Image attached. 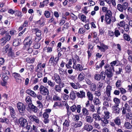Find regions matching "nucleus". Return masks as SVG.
Masks as SVG:
<instances>
[{"label": "nucleus", "instance_id": "f257e3e1", "mask_svg": "<svg viewBox=\"0 0 132 132\" xmlns=\"http://www.w3.org/2000/svg\"><path fill=\"white\" fill-rule=\"evenodd\" d=\"M17 107L20 115L23 116L26 112L24 104L21 102H18L17 103Z\"/></svg>", "mask_w": 132, "mask_h": 132}, {"label": "nucleus", "instance_id": "f03ea898", "mask_svg": "<svg viewBox=\"0 0 132 132\" xmlns=\"http://www.w3.org/2000/svg\"><path fill=\"white\" fill-rule=\"evenodd\" d=\"M128 6V3L125 2L123 3L122 5L118 4L117 6V9L119 11L123 12V10L126 11Z\"/></svg>", "mask_w": 132, "mask_h": 132}, {"label": "nucleus", "instance_id": "7ed1b4c3", "mask_svg": "<svg viewBox=\"0 0 132 132\" xmlns=\"http://www.w3.org/2000/svg\"><path fill=\"white\" fill-rule=\"evenodd\" d=\"M39 92L40 94L43 95H48L49 94L48 89L44 86L42 85L39 87Z\"/></svg>", "mask_w": 132, "mask_h": 132}, {"label": "nucleus", "instance_id": "20e7f679", "mask_svg": "<svg viewBox=\"0 0 132 132\" xmlns=\"http://www.w3.org/2000/svg\"><path fill=\"white\" fill-rule=\"evenodd\" d=\"M104 68L106 70L105 72L107 77L109 78H111L113 75V69H111V68L108 66H105Z\"/></svg>", "mask_w": 132, "mask_h": 132}, {"label": "nucleus", "instance_id": "39448f33", "mask_svg": "<svg viewBox=\"0 0 132 132\" xmlns=\"http://www.w3.org/2000/svg\"><path fill=\"white\" fill-rule=\"evenodd\" d=\"M11 36L8 34H6L5 36L0 39V44L2 45H4L6 42L10 40Z\"/></svg>", "mask_w": 132, "mask_h": 132}, {"label": "nucleus", "instance_id": "423d86ee", "mask_svg": "<svg viewBox=\"0 0 132 132\" xmlns=\"http://www.w3.org/2000/svg\"><path fill=\"white\" fill-rule=\"evenodd\" d=\"M28 118L31 121L34 122L37 124L40 123V121L38 117L35 115H31L28 116Z\"/></svg>", "mask_w": 132, "mask_h": 132}, {"label": "nucleus", "instance_id": "0eeeda50", "mask_svg": "<svg viewBox=\"0 0 132 132\" xmlns=\"http://www.w3.org/2000/svg\"><path fill=\"white\" fill-rule=\"evenodd\" d=\"M58 84V85H56L55 86L54 89L56 92L60 93L61 92L62 88L64 87L65 85L63 82Z\"/></svg>", "mask_w": 132, "mask_h": 132}, {"label": "nucleus", "instance_id": "6e6552de", "mask_svg": "<svg viewBox=\"0 0 132 132\" xmlns=\"http://www.w3.org/2000/svg\"><path fill=\"white\" fill-rule=\"evenodd\" d=\"M58 61V58L55 60H54V56H52L48 62V64L50 66L53 65L54 67L57 64Z\"/></svg>", "mask_w": 132, "mask_h": 132}, {"label": "nucleus", "instance_id": "1a4fd4ad", "mask_svg": "<svg viewBox=\"0 0 132 132\" xmlns=\"http://www.w3.org/2000/svg\"><path fill=\"white\" fill-rule=\"evenodd\" d=\"M24 41L25 42V43L24 44V46H30L32 43V37L31 36L27 37Z\"/></svg>", "mask_w": 132, "mask_h": 132}, {"label": "nucleus", "instance_id": "9d476101", "mask_svg": "<svg viewBox=\"0 0 132 132\" xmlns=\"http://www.w3.org/2000/svg\"><path fill=\"white\" fill-rule=\"evenodd\" d=\"M45 67V63H43L42 64L41 63H38L36 68V71L37 72H42L43 70V68H44Z\"/></svg>", "mask_w": 132, "mask_h": 132}, {"label": "nucleus", "instance_id": "9b49d317", "mask_svg": "<svg viewBox=\"0 0 132 132\" xmlns=\"http://www.w3.org/2000/svg\"><path fill=\"white\" fill-rule=\"evenodd\" d=\"M19 122L21 126L23 128L28 123L27 120L22 117H20L19 119Z\"/></svg>", "mask_w": 132, "mask_h": 132}, {"label": "nucleus", "instance_id": "f8f14e48", "mask_svg": "<svg viewBox=\"0 0 132 132\" xmlns=\"http://www.w3.org/2000/svg\"><path fill=\"white\" fill-rule=\"evenodd\" d=\"M54 77L55 82L58 84L61 83V79L60 76L57 73H55L54 75Z\"/></svg>", "mask_w": 132, "mask_h": 132}, {"label": "nucleus", "instance_id": "ddd939ff", "mask_svg": "<svg viewBox=\"0 0 132 132\" xmlns=\"http://www.w3.org/2000/svg\"><path fill=\"white\" fill-rule=\"evenodd\" d=\"M10 110V114L11 117L13 119H15V116L16 114L14 109L12 106H10L9 107Z\"/></svg>", "mask_w": 132, "mask_h": 132}, {"label": "nucleus", "instance_id": "4468645a", "mask_svg": "<svg viewBox=\"0 0 132 132\" xmlns=\"http://www.w3.org/2000/svg\"><path fill=\"white\" fill-rule=\"evenodd\" d=\"M29 108L34 113H36L38 111L37 107L34 105L32 104L30 105H28Z\"/></svg>", "mask_w": 132, "mask_h": 132}, {"label": "nucleus", "instance_id": "2eb2a0df", "mask_svg": "<svg viewBox=\"0 0 132 132\" xmlns=\"http://www.w3.org/2000/svg\"><path fill=\"white\" fill-rule=\"evenodd\" d=\"M73 68L80 71H81L83 70V67L81 65L77 64L76 65L75 62H73Z\"/></svg>", "mask_w": 132, "mask_h": 132}, {"label": "nucleus", "instance_id": "dca6fc26", "mask_svg": "<svg viewBox=\"0 0 132 132\" xmlns=\"http://www.w3.org/2000/svg\"><path fill=\"white\" fill-rule=\"evenodd\" d=\"M118 106H112L113 112L116 114H119L120 111V109L118 107Z\"/></svg>", "mask_w": 132, "mask_h": 132}, {"label": "nucleus", "instance_id": "f3484780", "mask_svg": "<svg viewBox=\"0 0 132 132\" xmlns=\"http://www.w3.org/2000/svg\"><path fill=\"white\" fill-rule=\"evenodd\" d=\"M26 92L34 98H35V96H36V94L34 91L30 89H28L26 91Z\"/></svg>", "mask_w": 132, "mask_h": 132}, {"label": "nucleus", "instance_id": "a211bd4d", "mask_svg": "<svg viewBox=\"0 0 132 132\" xmlns=\"http://www.w3.org/2000/svg\"><path fill=\"white\" fill-rule=\"evenodd\" d=\"M12 76L15 79L16 81L20 79L21 78V76L20 75L16 72H15L13 73Z\"/></svg>", "mask_w": 132, "mask_h": 132}, {"label": "nucleus", "instance_id": "6ab92c4d", "mask_svg": "<svg viewBox=\"0 0 132 132\" xmlns=\"http://www.w3.org/2000/svg\"><path fill=\"white\" fill-rule=\"evenodd\" d=\"M112 90V87L110 85H108L106 87V94L108 97H111V92Z\"/></svg>", "mask_w": 132, "mask_h": 132}, {"label": "nucleus", "instance_id": "aec40b11", "mask_svg": "<svg viewBox=\"0 0 132 132\" xmlns=\"http://www.w3.org/2000/svg\"><path fill=\"white\" fill-rule=\"evenodd\" d=\"M76 95L78 97L82 98L85 97V93L83 90H80V93H76Z\"/></svg>", "mask_w": 132, "mask_h": 132}, {"label": "nucleus", "instance_id": "412c9836", "mask_svg": "<svg viewBox=\"0 0 132 132\" xmlns=\"http://www.w3.org/2000/svg\"><path fill=\"white\" fill-rule=\"evenodd\" d=\"M58 70L60 76L61 77L64 76L65 75H66V74H67L66 71H64L62 68H60L58 69Z\"/></svg>", "mask_w": 132, "mask_h": 132}, {"label": "nucleus", "instance_id": "4be33fe9", "mask_svg": "<svg viewBox=\"0 0 132 132\" xmlns=\"http://www.w3.org/2000/svg\"><path fill=\"white\" fill-rule=\"evenodd\" d=\"M85 78V74L81 72L78 76V80L79 82H80L84 79Z\"/></svg>", "mask_w": 132, "mask_h": 132}, {"label": "nucleus", "instance_id": "5701e85b", "mask_svg": "<svg viewBox=\"0 0 132 132\" xmlns=\"http://www.w3.org/2000/svg\"><path fill=\"white\" fill-rule=\"evenodd\" d=\"M117 61H114L110 63V65L108 64H105V66H109L111 68V69H113V71H114V66L117 63Z\"/></svg>", "mask_w": 132, "mask_h": 132}, {"label": "nucleus", "instance_id": "b1692460", "mask_svg": "<svg viewBox=\"0 0 132 132\" xmlns=\"http://www.w3.org/2000/svg\"><path fill=\"white\" fill-rule=\"evenodd\" d=\"M33 31L35 32L36 36H41L42 35L41 31L38 28L33 29Z\"/></svg>", "mask_w": 132, "mask_h": 132}, {"label": "nucleus", "instance_id": "393cba45", "mask_svg": "<svg viewBox=\"0 0 132 132\" xmlns=\"http://www.w3.org/2000/svg\"><path fill=\"white\" fill-rule=\"evenodd\" d=\"M76 91H72L70 94V98L72 100H74L76 98Z\"/></svg>", "mask_w": 132, "mask_h": 132}, {"label": "nucleus", "instance_id": "a878e982", "mask_svg": "<svg viewBox=\"0 0 132 132\" xmlns=\"http://www.w3.org/2000/svg\"><path fill=\"white\" fill-rule=\"evenodd\" d=\"M84 128L85 130L87 131H90L93 129V127L90 125L87 124L84 126Z\"/></svg>", "mask_w": 132, "mask_h": 132}, {"label": "nucleus", "instance_id": "bb28decb", "mask_svg": "<svg viewBox=\"0 0 132 132\" xmlns=\"http://www.w3.org/2000/svg\"><path fill=\"white\" fill-rule=\"evenodd\" d=\"M124 126L127 129H132V125L129 122H125L124 124Z\"/></svg>", "mask_w": 132, "mask_h": 132}, {"label": "nucleus", "instance_id": "cd10ccee", "mask_svg": "<svg viewBox=\"0 0 132 132\" xmlns=\"http://www.w3.org/2000/svg\"><path fill=\"white\" fill-rule=\"evenodd\" d=\"M70 126V121L69 120H65L63 123V128L64 129Z\"/></svg>", "mask_w": 132, "mask_h": 132}, {"label": "nucleus", "instance_id": "c85d7f7f", "mask_svg": "<svg viewBox=\"0 0 132 132\" xmlns=\"http://www.w3.org/2000/svg\"><path fill=\"white\" fill-rule=\"evenodd\" d=\"M82 114L83 116H87L89 114L88 110L85 108L84 107L82 109Z\"/></svg>", "mask_w": 132, "mask_h": 132}, {"label": "nucleus", "instance_id": "c756f323", "mask_svg": "<svg viewBox=\"0 0 132 132\" xmlns=\"http://www.w3.org/2000/svg\"><path fill=\"white\" fill-rule=\"evenodd\" d=\"M114 121L115 123L118 126H119L120 125L121 121L120 117H117L114 119Z\"/></svg>", "mask_w": 132, "mask_h": 132}, {"label": "nucleus", "instance_id": "7c9ffc66", "mask_svg": "<svg viewBox=\"0 0 132 132\" xmlns=\"http://www.w3.org/2000/svg\"><path fill=\"white\" fill-rule=\"evenodd\" d=\"M49 3L48 0H45L43 1L42 4L41 3H40V5L39 7H43L45 6H47V4Z\"/></svg>", "mask_w": 132, "mask_h": 132}, {"label": "nucleus", "instance_id": "2f4dec72", "mask_svg": "<svg viewBox=\"0 0 132 132\" xmlns=\"http://www.w3.org/2000/svg\"><path fill=\"white\" fill-rule=\"evenodd\" d=\"M85 119L86 121L89 123H91L93 121V118L90 116H86Z\"/></svg>", "mask_w": 132, "mask_h": 132}, {"label": "nucleus", "instance_id": "473e14b6", "mask_svg": "<svg viewBox=\"0 0 132 132\" xmlns=\"http://www.w3.org/2000/svg\"><path fill=\"white\" fill-rule=\"evenodd\" d=\"M74 127L75 128H77L81 127L82 124V122L81 121H77L74 123Z\"/></svg>", "mask_w": 132, "mask_h": 132}, {"label": "nucleus", "instance_id": "72a5a7b5", "mask_svg": "<svg viewBox=\"0 0 132 132\" xmlns=\"http://www.w3.org/2000/svg\"><path fill=\"white\" fill-rule=\"evenodd\" d=\"M25 101L26 103L28 104V105H30L32 104L31 98L29 96H28L26 97Z\"/></svg>", "mask_w": 132, "mask_h": 132}, {"label": "nucleus", "instance_id": "f704fd0d", "mask_svg": "<svg viewBox=\"0 0 132 132\" xmlns=\"http://www.w3.org/2000/svg\"><path fill=\"white\" fill-rule=\"evenodd\" d=\"M105 21L107 24H109L111 23V18L112 16H105Z\"/></svg>", "mask_w": 132, "mask_h": 132}, {"label": "nucleus", "instance_id": "c9c22d12", "mask_svg": "<svg viewBox=\"0 0 132 132\" xmlns=\"http://www.w3.org/2000/svg\"><path fill=\"white\" fill-rule=\"evenodd\" d=\"M63 106V105L61 103L59 102H56L54 103L53 107L55 109H57V106H58L60 108H62Z\"/></svg>", "mask_w": 132, "mask_h": 132}, {"label": "nucleus", "instance_id": "e433bc0d", "mask_svg": "<svg viewBox=\"0 0 132 132\" xmlns=\"http://www.w3.org/2000/svg\"><path fill=\"white\" fill-rule=\"evenodd\" d=\"M20 43L19 42V39H14L13 42V45L15 46H16L19 45Z\"/></svg>", "mask_w": 132, "mask_h": 132}, {"label": "nucleus", "instance_id": "4c0bfd02", "mask_svg": "<svg viewBox=\"0 0 132 132\" xmlns=\"http://www.w3.org/2000/svg\"><path fill=\"white\" fill-rule=\"evenodd\" d=\"M114 102L115 103L114 106H119V104L120 102V100L116 97L114 98L113 100Z\"/></svg>", "mask_w": 132, "mask_h": 132}, {"label": "nucleus", "instance_id": "58836bf2", "mask_svg": "<svg viewBox=\"0 0 132 132\" xmlns=\"http://www.w3.org/2000/svg\"><path fill=\"white\" fill-rule=\"evenodd\" d=\"M24 128H26L27 130V131H29L30 129H31L30 130V132H31L32 131L31 126L30 125H28V123L26 125V126H25L23 128H22V129L23 130Z\"/></svg>", "mask_w": 132, "mask_h": 132}, {"label": "nucleus", "instance_id": "ea45409f", "mask_svg": "<svg viewBox=\"0 0 132 132\" xmlns=\"http://www.w3.org/2000/svg\"><path fill=\"white\" fill-rule=\"evenodd\" d=\"M87 96L89 100L92 101L93 99V94L89 91L87 93Z\"/></svg>", "mask_w": 132, "mask_h": 132}, {"label": "nucleus", "instance_id": "a19ab883", "mask_svg": "<svg viewBox=\"0 0 132 132\" xmlns=\"http://www.w3.org/2000/svg\"><path fill=\"white\" fill-rule=\"evenodd\" d=\"M36 103L37 105V107L39 109L42 108L43 107V104L42 103L39 101H37Z\"/></svg>", "mask_w": 132, "mask_h": 132}, {"label": "nucleus", "instance_id": "79ce46f5", "mask_svg": "<svg viewBox=\"0 0 132 132\" xmlns=\"http://www.w3.org/2000/svg\"><path fill=\"white\" fill-rule=\"evenodd\" d=\"M9 121L8 119L4 117L0 119V122L2 123H5L7 124H8V123Z\"/></svg>", "mask_w": 132, "mask_h": 132}, {"label": "nucleus", "instance_id": "37998d69", "mask_svg": "<svg viewBox=\"0 0 132 132\" xmlns=\"http://www.w3.org/2000/svg\"><path fill=\"white\" fill-rule=\"evenodd\" d=\"M116 86V87H120L122 85V82L121 80H118L116 81L115 84Z\"/></svg>", "mask_w": 132, "mask_h": 132}, {"label": "nucleus", "instance_id": "c03bdc74", "mask_svg": "<svg viewBox=\"0 0 132 132\" xmlns=\"http://www.w3.org/2000/svg\"><path fill=\"white\" fill-rule=\"evenodd\" d=\"M96 88V85L94 83H92L91 84L90 88V89L93 91H95V90Z\"/></svg>", "mask_w": 132, "mask_h": 132}, {"label": "nucleus", "instance_id": "a18cd8bd", "mask_svg": "<svg viewBox=\"0 0 132 132\" xmlns=\"http://www.w3.org/2000/svg\"><path fill=\"white\" fill-rule=\"evenodd\" d=\"M123 37L125 39L129 41L130 40V36L127 34H124L123 35Z\"/></svg>", "mask_w": 132, "mask_h": 132}, {"label": "nucleus", "instance_id": "49530a36", "mask_svg": "<svg viewBox=\"0 0 132 132\" xmlns=\"http://www.w3.org/2000/svg\"><path fill=\"white\" fill-rule=\"evenodd\" d=\"M47 83L48 85L51 87H53L55 85V82H53L50 80H48Z\"/></svg>", "mask_w": 132, "mask_h": 132}, {"label": "nucleus", "instance_id": "de8ad7c7", "mask_svg": "<svg viewBox=\"0 0 132 132\" xmlns=\"http://www.w3.org/2000/svg\"><path fill=\"white\" fill-rule=\"evenodd\" d=\"M125 22L123 21H122L118 23L117 24V25L118 27L119 26L121 27H123L125 25Z\"/></svg>", "mask_w": 132, "mask_h": 132}, {"label": "nucleus", "instance_id": "09e8293b", "mask_svg": "<svg viewBox=\"0 0 132 132\" xmlns=\"http://www.w3.org/2000/svg\"><path fill=\"white\" fill-rule=\"evenodd\" d=\"M125 70L127 72L129 73L131 71V66L128 64L125 67Z\"/></svg>", "mask_w": 132, "mask_h": 132}, {"label": "nucleus", "instance_id": "8fccbe9b", "mask_svg": "<svg viewBox=\"0 0 132 132\" xmlns=\"http://www.w3.org/2000/svg\"><path fill=\"white\" fill-rule=\"evenodd\" d=\"M123 108L125 109H126L128 112H129L130 111V108L129 106L127 103L125 104L124 107H123Z\"/></svg>", "mask_w": 132, "mask_h": 132}, {"label": "nucleus", "instance_id": "3c124183", "mask_svg": "<svg viewBox=\"0 0 132 132\" xmlns=\"http://www.w3.org/2000/svg\"><path fill=\"white\" fill-rule=\"evenodd\" d=\"M112 13L111 11L109 10H108L105 13V16H112Z\"/></svg>", "mask_w": 132, "mask_h": 132}, {"label": "nucleus", "instance_id": "603ef678", "mask_svg": "<svg viewBox=\"0 0 132 132\" xmlns=\"http://www.w3.org/2000/svg\"><path fill=\"white\" fill-rule=\"evenodd\" d=\"M30 46L25 47V50L27 51L28 53H30L32 52V48L30 47Z\"/></svg>", "mask_w": 132, "mask_h": 132}, {"label": "nucleus", "instance_id": "864d4df0", "mask_svg": "<svg viewBox=\"0 0 132 132\" xmlns=\"http://www.w3.org/2000/svg\"><path fill=\"white\" fill-rule=\"evenodd\" d=\"M6 31L4 28L0 29V35L2 36L6 33Z\"/></svg>", "mask_w": 132, "mask_h": 132}, {"label": "nucleus", "instance_id": "5fc2aeb1", "mask_svg": "<svg viewBox=\"0 0 132 132\" xmlns=\"http://www.w3.org/2000/svg\"><path fill=\"white\" fill-rule=\"evenodd\" d=\"M53 99L54 101H60L61 98L56 95H54L53 97Z\"/></svg>", "mask_w": 132, "mask_h": 132}, {"label": "nucleus", "instance_id": "6e6d98bb", "mask_svg": "<svg viewBox=\"0 0 132 132\" xmlns=\"http://www.w3.org/2000/svg\"><path fill=\"white\" fill-rule=\"evenodd\" d=\"M107 119L105 118H102L101 121L103 122L102 123L105 124H108L109 123V121Z\"/></svg>", "mask_w": 132, "mask_h": 132}, {"label": "nucleus", "instance_id": "4d7b16f0", "mask_svg": "<svg viewBox=\"0 0 132 132\" xmlns=\"http://www.w3.org/2000/svg\"><path fill=\"white\" fill-rule=\"evenodd\" d=\"M93 102L94 105H98L100 104V102L98 98H95L93 100Z\"/></svg>", "mask_w": 132, "mask_h": 132}, {"label": "nucleus", "instance_id": "13d9d810", "mask_svg": "<svg viewBox=\"0 0 132 132\" xmlns=\"http://www.w3.org/2000/svg\"><path fill=\"white\" fill-rule=\"evenodd\" d=\"M8 56L9 57H11L12 58H14L16 57L14 53L12 52H9Z\"/></svg>", "mask_w": 132, "mask_h": 132}, {"label": "nucleus", "instance_id": "bf43d9fd", "mask_svg": "<svg viewBox=\"0 0 132 132\" xmlns=\"http://www.w3.org/2000/svg\"><path fill=\"white\" fill-rule=\"evenodd\" d=\"M106 73L102 71L101 72L100 75L102 79H105L106 77Z\"/></svg>", "mask_w": 132, "mask_h": 132}, {"label": "nucleus", "instance_id": "052dcab7", "mask_svg": "<svg viewBox=\"0 0 132 132\" xmlns=\"http://www.w3.org/2000/svg\"><path fill=\"white\" fill-rule=\"evenodd\" d=\"M40 46V44L39 43H36L34 45V48L36 49H39Z\"/></svg>", "mask_w": 132, "mask_h": 132}, {"label": "nucleus", "instance_id": "680f3d73", "mask_svg": "<svg viewBox=\"0 0 132 132\" xmlns=\"http://www.w3.org/2000/svg\"><path fill=\"white\" fill-rule=\"evenodd\" d=\"M89 110L90 111L94 112L95 110L94 106L93 104L90 105L89 108Z\"/></svg>", "mask_w": 132, "mask_h": 132}, {"label": "nucleus", "instance_id": "e2e57ef3", "mask_svg": "<svg viewBox=\"0 0 132 132\" xmlns=\"http://www.w3.org/2000/svg\"><path fill=\"white\" fill-rule=\"evenodd\" d=\"M44 14L46 18H49L50 16V13L48 11H46L45 12Z\"/></svg>", "mask_w": 132, "mask_h": 132}, {"label": "nucleus", "instance_id": "0e129e2a", "mask_svg": "<svg viewBox=\"0 0 132 132\" xmlns=\"http://www.w3.org/2000/svg\"><path fill=\"white\" fill-rule=\"evenodd\" d=\"M28 70L31 72H32L34 71V66L32 65H30L28 66Z\"/></svg>", "mask_w": 132, "mask_h": 132}, {"label": "nucleus", "instance_id": "69168bd1", "mask_svg": "<svg viewBox=\"0 0 132 132\" xmlns=\"http://www.w3.org/2000/svg\"><path fill=\"white\" fill-rule=\"evenodd\" d=\"M129 25H128L127 24H126L125 25H124V29L125 31H128L129 30Z\"/></svg>", "mask_w": 132, "mask_h": 132}, {"label": "nucleus", "instance_id": "338daca9", "mask_svg": "<svg viewBox=\"0 0 132 132\" xmlns=\"http://www.w3.org/2000/svg\"><path fill=\"white\" fill-rule=\"evenodd\" d=\"M16 12V13L17 16L21 18V16H22V14L21 12H20L19 11L16 10L15 11Z\"/></svg>", "mask_w": 132, "mask_h": 132}, {"label": "nucleus", "instance_id": "774afa93", "mask_svg": "<svg viewBox=\"0 0 132 132\" xmlns=\"http://www.w3.org/2000/svg\"><path fill=\"white\" fill-rule=\"evenodd\" d=\"M118 89L120 90L121 94H123L125 93L126 92V90L125 89L122 88H119Z\"/></svg>", "mask_w": 132, "mask_h": 132}]
</instances>
